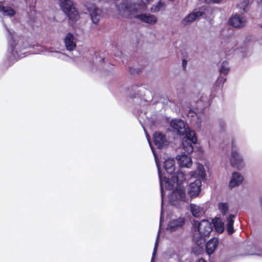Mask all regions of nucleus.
<instances>
[{
    "label": "nucleus",
    "mask_w": 262,
    "mask_h": 262,
    "mask_svg": "<svg viewBox=\"0 0 262 262\" xmlns=\"http://www.w3.org/2000/svg\"><path fill=\"white\" fill-rule=\"evenodd\" d=\"M115 7L117 8L118 14L124 17H135L139 19L142 22L150 25L155 24L158 20L157 17L152 14H138L139 12L145 9V5H140L130 1L123 0L117 7L113 3H106L103 6V8L108 13L112 12L113 9Z\"/></svg>",
    "instance_id": "f257e3e1"
},
{
    "label": "nucleus",
    "mask_w": 262,
    "mask_h": 262,
    "mask_svg": "<svg viewBox=\"0 0 262 262\" xmlns=\"http://www.w3.org/2000/svg\"><path fill=\"white\" fill-rule=\"evenodd\" d=\"M170 126L178 134L185 135L182 141L183 148L188 154L192 152V144L197 142L195 132L191 130L184 121L180 119L173 120Z\"/></svg>",
    "instance_id": "f03ea898"
},
{
    "label": "nucleus",
    "mask_w": 262,
    "mask_h": 262,
    "mask_svg": "<svg viewBox=\"0 0 262 262\" xmlns=\"http://www.w3.org/2000/svg\"><path fill=\"white\" fill-rule=\"evenodd\" d=\"M173 179L177 182V189L169 196V201L172 205L178 206L181 202L186 201L185 189L181 185V183L186 179V175L181 170L178 171Z\"/></svg>",
    "instance_id": "7ed1b4c3"
},
{
    "label": "nucleus",
    "mask_w": 262,
    "mask_h": 262,
    "mask_svg": "<svg viewBox=\"0 0 262 262\" xmlns=\"http://www.w3.org/2000/svg\"><path fill=\"white\" fill-rule=\"evenodd\" d=\"M149 144L151 147V148L152 149L154 157L155 162L156 163L157 167L158 168V174L159 177L160 179V186H161V196H162V204H161V216H160V226H161L162 220H163V190L164 187H165L167 189H171L174 187H176V189H177V182L175 181L174 179H173V177L171 179L167 178L166 177H164L162 178L161 171L160 170V167L159 164L158 163L157 156H156V154L155 152L153 150V149L151 147V143L149 139H148Z\"/></svg>",
    "instance_id": "20e7f679"
},
{
    "label": "nucleus",
    "mask_w": 262,
    "mask_h": 262,
    "mask_svg": "<svg viewBox=\"0 0 262 262\" xmlns=\"http://www.w3.org/2000/svg\"><path fill=\"white\" fill-rule=\"evenodd\" d=\"M8 32L9 33V43L10 46V49L12 52V55L14 58H21L24 57L25 53H20L23 49L27 48L28 46L27 42H24L18 37L13 36L7 28Z\"/></svg>",
    "instance_id": "39448f33"
},
{
    "label": "nucleus",
    "mask_w": 262,
    "mask_h": 262,
    "mask_svg": "<svg viewBox=\"0 0 262 262\" xmlns=\"http://www.w3.org/2000/svg\"><path fill=\"white\" fill-rule=\"evenodd\" d=\"M60 6L63 12L72 21L77 20L80 18L79 12L76 4L71 0H59Z\"/></svg>",
    "instance_id": "423d86ee"
},
{
    "label": "nucleus",
    "mask_w": 262,
    "mask_h": 262,
    "mask_svg": "<svg viewBox=\"0 0 262 262\" xmlns=\"http://www.w3.org/2000/svg\"><path fill=\"white\" fill-rule=\"evenodd\" d=\"M83 5L89 12L92 22L95 24H97L102 16L101 10L90 1H84Z\"/></svg>",
    "instance_id": "0eeeda50"
},
{
    "label": "nucleus",
    "mask_w": 262,
    "mask_h": 262,
    "mask_svg": "<svg viewBox=\"0 0 262 262\" xmlns=\"http://www.w3.org/2000/svg\"><path fill=\"white\" fill-rule=\"evenodd\" d=\"M193 226L194 231H198L202 237L208 236L212 231L211 223L206 220H203L201 222L194 221Z\"/></svg>",
    "instance_id": "6e6552de"
},
{
    "label": "nucleus",
    "mask_w": 262,
    "mask_h": 262,
    "mask_svg": "<svg viewBox=\"0 0 262 262\" xmlns=\"http://www.w3.org/2000/svg\"><path fill=\"white\" fill-rule=\"evenodd\" d=\"M229 160L231 166L238 169L243 168L245 165L243 157L234 146L232 148Z\"/></svg>",
    "instance_id": "1a4fd4ad"
},
{
    "label": "nucleus",
    "mask_w": 262,
    "mask_h": 262,
    "mask_svg": "<svg viewBox=\"0 0 262 262\" xmlns=\"http://www.w3.org/2000/svg\"><path fill=\"white\" fill-rule=\"evenodd\" d=\"M202 182L200 179H196L193 182L191 183L188 187V193L191 198L198 196L201 190Z\"/></svg>",
    "instance_id": "9d476101"
},
{
    "label": "nucleus",
    "mask_w": 262,
    "mask_h": 262,
    "mask_svg": "<svg viewBox=\"0 0 262 262\" xmlns=\"http://www.w3.org/2000/svg\"><path fill=\"white\" fill-rule=\"evenodd\" d=\"M204 14V11L201 9L194 10L183 18L182 20V24L184 26L188 25L195 21L199 17L203 16Z\"/></svg>",
    "instance_id": "9b49d317"
},
{
    "label": "nucleus",
    "mask_w": 262,
    "mask_h": 262,
    "mask_svg": "<svg viewBox=\"0 0 262 262\" xmlns=\"http://www.w3.org/2000/svg\"><path fill=\"white\" fill-rule=\"evenodd\" d=\"M229 22L232 26L240 28L245 26L246 20L244 16L236 14L230 18Z\"/></svg>",
    "instance_id": "f8f14e48"
},
{
    "label": "nucleus",
    "mask_w": 262,
    "mask_h": 262,
    "mask_svg": "<svg viewBox=\"0 0 262 262\" xmlns=\"http://www.w3.org/2000/svg\"><path fill=\"white\" fill-rule=\"evenodd\" d=\"M185 223L184 217H180L177 219H172L169 222L167 229L170 231H175L182 227Z\"/></svg>",
    "instance_id": "ddd939ff"
},
{
    "label": "nucleus",
    "mask_w": 262,
    "mask_h": 262,
    "mask_svg": "<svg viewBox=\"0 0 262 262\" xmlns=\"http://www.w3.org/2000/svg\"><path fill=\"white\" fill-rule=\"evenodd\" d=\"M154 142L158 148H162L168 144L165 136L161 133L157 132L154 135Z\"/></svg>",
    "instance_id": "4468645a"
},
{
    "label": "nucleus",
    "mask_w": 262,
    "mask_h": 262,
    "mask_svg": "<svg viewBox=\"0 0 262 262\" xmlns=\"http://www.w3.org/2000/svg\"><path fill=\"white\" fill-rule=\"evenodd\" d=\"M191 177L197 178L198 179H205L206 177V171L203 165L200 163H196V169L189 173Z\"/></svg>",
    "instance_id": "2eb2a0df"
},
{
    "label": "nucleus",
    "mask_w": 262,
    "mask_h": 262,
    "mask_svg": "<svg viewBox=\"0 0 262 262\" xmlns=\"http://www.w3.org/2000/svg\"><path fill=\"white\" fill-rule=\"evenodd\" d=\"M64 43L67 50H73L76 46V39L71 33H68L64 37Z\"/></svg>",
    "instance_id": "dca6fc26"
},
{
    "label": "nucleus",
    "mask_w": 262,
    "mask_h": 262,
    "mask_svg": "<svg viewBox=\"0 0 262 262\" xmlns=\"http://www.w3.org/2000/svg\"><path fill=\"white\" fill-rule=\"evenodd\" d=\"M177 160L179 165L181 167H190L192 165V160L190 156L184 154L178 155Z\"/></svg>",
    "instance_id": "f3484780"
},
{
    "label": "nucleus",
    "mask_w": 262,
    "mask_h": 262,
    "mask_svg": "<svg viewBox=\"0 0 262 262\" xmlns=\"http://www.w3.org/2000/svg\"><path fill=\"white\" fill-rule=\"evenodd\" d=\"M226 80V78L224 76H220L217 78L212 89L211 95L215 96L217 93H221L222 89Z\"/></svg>",
    "instance_id": "a211bd4d"
},
{
    "label": "nucleus",
    "mask_w": 262,
    "mask_h": 262,
    "mask_svg": "<svg viewBox=\"0 0 262 262\" xmlns=\"http://www.w3.org/2000/svg\"><path fill=\"white\" fill-rule=\"evenodd\" d=\"M243 177L240 173L237 172H233L229 182V187L233 188V187L238 186L243 182Z\"/></svg>",
    "instance_id": "6ab92c4d"
},
{
    "label": "nucleus",
    "mask_w": 262,
    "mask_h": 262,
    "mask_svg": "<svg viewBox=\"0 0 262 262\" xmlns=\"http://www.w3.org/2000/svg\"><path fill=\"white\" fill-rule=\"evenodd\" d=\"M190 211L194 217H200L205 213V210L202 206L191 204L190 205Z\"/></svg>",
    "instance_id": "aec40b11"
},
{
    "label": "nucleus",
    "mask_w": 262,
    "mask_h": 262,
    "mask_svg": "<svg viewBox=\"0 0 262 262\" xmlns=\"http://www.w3.org/2000/svg\"><path fill=\"white\" fill-rule=\"evenodd\" d=\"M0 13L4 16L12 17L15 14L16 11L11 7L0 3Z\"/></svg>",
    "instance_id": "412c9836"
},
{
    "label": "nucleus",
    "mask_w": 262,
    "mask_h": 262,
    "mask_svg": "<svg viewBox=\"0 0 262 262\" xmlns=\"http://www.w3.org/2000/svg\"><path fill=\"white\" fill-rule=\"evenodd\" d=\"M164 167L169 174H172L175 170V161L172 158H168L164 163Z\"/></svg>",
    "instance_id": "4be33fe9"
},
{
    "label": "nucleus",
    "mask_w": 262,
    "mask_h": 262,
    "mask_svg": "<svg viewBox=\"0 0 262 262\" xmlns=\"http://www.w3.org/2000/svg\"><path fill=\"white\" fill-rule=\"evenodd\" d=\"M219 241L217 238H213L211 239L206 244V251L208 254L213 253L217 247Z\"/></svg>",
    "instance_id": "5701e85b"
},
{
    "label": "nucleus",
    "mask_w": 262,
    "mask_h": 262,
    "mask_svg": "<svg viewBox=\"0 0 262 262\" xmlns=\"http://www.w3.org/2000/svg\"><path fill=\"white\" fill-rule=\"evenodd\" d=\"M212 224L215 230L220 233L224 231V224L220 218H215L212 220Z\"/></svg>",
    "instance_id": "b1692460"
},
{
    "label": "nucleus",
    "mask_w": 262,
    "mask_h": 262,
    "mask_svg": "<svg viewBox=\"0 0 262 262\" xmlns=\"http://www.w3.org/2000/svg\"><path fill=\"white\" fill-rule=\"evenodd\" d=\"M188 117L191 118L192 120L196 121V125L199 128L201 127L202 115H198L195 112L190 111L188 114Z\"/></svg>",
    "instance_id": "393cba45"
},
{
    "label": "nucleus",
    "mask_w": 262,
    "mask_h": 262,
    "mask_svg": "<svg viewBox=\"0 0 262 262\" xmlns=\"http://www.w3.org/2000/svg\"><path fill=\"white\" fill-rule=\"evenodd\" d=\"M234 215L230 214L227 220V231L229 234H232L234 232L233 225L234 223L233 218Z\"/></svg>",
    "instance_id": "a878e982"
},
{
    "label": "nucleus",
    "mask_w": 262,
    "mask_h": 262,
    "mask_svg": "<svg viewBox=\"0 0 262 262\" xmlns=\"http://www.w3.org/2000/svg\"><path fill=\"white\" fill-rule=\"evenodd\" d=\"M249 0H241L237 5V7L241 10V12H246V8L248 6Z\"/></svg>",
    "instance_id": "bb28decb"
},
{
    "label": "nucleus",
    "mask_w": 262,
    "mask_h": 262,
    "mask_svg": "<svg viewBox=\"0 0 262 262\" xmlns=\"http://www.w3.org/2000/svg\"><path fill=\"white\" fill-rule=\"evenodd\" d=\"M229 70L230 69L228 67V62L226 61H224L222 62L221 67L220 69V73L221 74L226 75L228 73Z\"/></svg>",
    "instance_id": "cd10ccee"
},
{
    "label": "nucleus",
    "mask_w": 262,
    "mask_h": 262,
    "mask_svg": "<svg viewBox=\"0 0 262 262\" xmlns=\"http://www.w3.org/2000/svg\"><path fill=\"white\" fill-rule=\"evenodd\" d=\"M218 208L221 212L223 214H225L228 210V206L227 204L225 203H220L218 205Z\"/></svg>",
    "instance_id": "c85d7f7f"
},
{
    "label": "nucleus",
    "mask_w": 262,
    "mask_h": 262,
    "mask_svg": "<svg viewBox=\"0 0 262 262\" xmlns=\"http://www.w3.org/2000/svg\"><path fill=\"white\" fill-rule=\"evenodd\" d=\"M54 53V55H53L54 56L59 58H60L61 59L66 60V59H67V58H68V57L66 55H65L64 54H63L59 51H55Z\"/></svg>",
    "instance_id": "c756f323"
},
{
    "label": "nucleus",
    "mask_w": 262,
    "mask_h": 262,
    "mask_svg": "<svg viewBox=\"0 0 262 262\" xmlns=\"http://www.w3.org/2000/svg\"><path fill=\"white\" fill-rule=\"evenodd\" d=\"M163 7H164L163 4H162V3H159L156 6L152 7L151 8V10L153 12H158L160 10H161V9L162 8H163Z\"/></svg>",
    "instance_id": "7c9ffc66"
},
{
    "label": "nucleus",
    "mask_w": 262,
    "mask_h": 262,
    "mask_svg": "<svg viewBox=\"0 0 262 262\" xmlns=\"http://www.w3.org/2000/svg\"><path fill=\"white\" fill-rule=\"evenodd\" d=\"M158 242H159V236L158 235L157 237L156 242H155V247L154 249V251H153V253H152V258L151 259V262H153V261H154V256H155L157 248L158 245Z\"/></svg>",
    "instance_id": "2f4dec72"
},
{
    "label": "nucleus",
    "mask_w": 262,
    "mask_h": 262,
    "mask_svg": "<svg viewBox=\"0 0 262 262\" xmlns=\"http://www.w3.org/2000/svg\"><path fill=\"white\" fill-rule=\"evenodd\" d=\"M223 0H205L206 3L208 4H218L221 3Z\"/></svg>",
    "instance_id": "473e14b6"
},
{
    "label": "nucleus",
    "mask_w": 262,
    "mask_h": 262,
    "mask_svg": "<svg viewBox=\"0 0 262 262\" xmlns=\"http://www.w3.org/2000/svg\"><path fill=\"white\" fill-rule=\"evenodd\" d=\"M183 67L185 68L187 64V60L186 59H183L182 61Z\"/></svg>",
    "instance_id": "72a5a7b5"
},
{
    "label": "nucleus",
    "mask_w": 262,
    "mask_h": 262,
    "mask_svg": "<svg viewBox=\"0 0 262 262\" xmlns=\"http://www.w3.org/2000/svg\"><path fill=\"white\" fill-rule=\"evenodd\" d=\"M145 1L146 3H145L143 5L146 6V4L149 3L152 0H145Z\"/></svg>",
    "instance_id": "f704fd0d"
},
{
    "label": "nucleus",
    "mask_w": 262,
    "mask_h": 262,
    "mask_svg": "<svg viewBox=\"0 0 262 262\" xmlns=\"http://www.w3.org/2000/svg\"><path fill=\"white\" fill-rule=\"evenodd\" d=\"M198 262H206L204 259L201 258L200 259Z\"/></svg>",
    "instance_id": "c9c22d12"
},
{
    "label": "nucleus",
    "mask_w": 262,
    "mask_h": 262,
    "mask_svg": "<svg viewBox=\"0 0 262 262\" xmlns=\"http://www.w3.org/2000/svg\"><path fill=\"white\" fill-rule=\"evenodd\" d=\"M259 26H260V28H262V24H259Z\"/></svg>",
    "instance_id": "e433bc0d"
},
{
    "label": "nucleus",
    "mask_w": 262,
    "mask_h": 262,
    "mask_svg": "<svg viewBox=\"0 0 262 262\" xmlns=\"http://www.w3.org/2000/svg\"><path fill=\"white\" fill-rule=\"evenodd\" d=\"M172 255H174V252L172 251Z\"/></svg>",
    "instance_id": "4c0bfd02"
}]
</instances>
